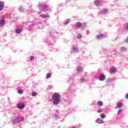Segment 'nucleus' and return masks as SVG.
Segmentation results:
<instances>
[{
  "mask_svg": "<svg viewBox=\"0 0 128 128\" xmlns=\"http://www.w3.org/2000/svg\"><path fill=\"white\" fill-rule=\"evenodd\" d=\"M68 24V22H66V24Z\"/></svg>",
  "mask_w": 128,
  "mask_h": 128,
  "instance_id": "nucleus-30",
  "label": "nucleus"
},
{
  "mask_svg": "<svg viewBox=\"0 0 128 128\" xmlns=\"http://www.w3.org/2000/svg\"><path fill=\"white\" fill-rule=\"evenodd\" d=\"M52 76V73H48L46 76V78H50Z\"/></svg>",
  "mask_w": 128,
  "mask_h": 128,
  "instance_id": "nucleus-15",
  "label": "nucleus"
},
{
  "mask_svg": "<svg viewBox=\"0 0 128 128\" xmlns=\"http://www.w3.org/2000/svg\"><path fill=\"white\" fill-rule=\"evenodd\" d=\"M118 108H120L122 107V102H118L117 103Z\"/></svg>",
  "mask_w": 128,
  "mask_h": 128,
  "instance_id": "nucleus-8",
  "label": "nucleus"
},
{
  "mask_svg": "<svg viewBox=\"0 0 128 128\" xmlns=\"http://www.w3.org/2000/svg\"><path fill=\"white\" fill-rule=\"evenodd\" d=\"M111 72H116V68L113 67L111 68Z\"/></svg>",
  "mask_w": 128,
  "mask_h": 128,
  "instance_id": "nucleus-13",
  "label": "nucleus"
},
{
  "mask_svg": "<svg viewBox=\"0 0 128 128\" xmlns=\"http://www.w3.org/2000/svg\"><path fill=\"white\" fill-rule=\"evenodd\" d=\"M102 101H98V106H102Z\"/></svg>",
  "mask_w": 128,
  "mask_h": 128,
  "instance_id": "nucleus-9",
  "label": "nucleus"
},
{
  "mask_svg": "<svg viewBox=\"0 0 128 128\" xmlns=\"http://www.w3.org/2000/svg\"><path fill=\"white\" fill-rule=\"evenodd\" d=\"M122 112V109H120L118 111V114H120Z\"/></svg>",
  "mask_w": 128,
  "mask_h": 128,
  "instance_id": "nucleus-21",
  "label": "nucleus"
},
{
  "mask_svg": "<svg viewBox=\"0 0 128 128\" xmlns=\"http://www.w3.org/2000/svg\"><path fill=\"white\" fill-rule=\"evenodd\" d=\"M102 35H98L97 36V38L100 39V38H102Z\"/></svg>",
  "mask_w": 128,
  "mask_h": 128,
  "instance_id": "nucleus-23",
  "label": "nucleus"
},
{
  "mask_svg": "<svg viewBox=\"0 0 128 128\" xmlns=\"http://www.w3.org/2000/svg\"><path fill=\"white\" fill-rule=\"evenodd\" d=\"M22 92H24V90H18V94H22Z\"/></svg>",
  "mask_w": 128,
  "mask_h": 128,
  "instance_id": "nucleus-18",
  "label": "nucleus"
},
{
  "mask_svg": "<svg viewBox=\"0 0 128 128\" xmlns=\"http://www.w3.org/2000/svg\"><path fill=\"white\" fill-rule=\"evenodd\" d=\"M54 104H58L60 102V93L56 92L52 96Z\"/></svg>",
  "mask_w": 128,
  "mask_h": 128,
  "instance_id": "nucleus-1",
  "label": "nucleus"
},
{
  "mask_svg": "<svg viewBox=\"0 0 128 128\" xmlns=\"http://www.w3.org/2000/svg\"><path fill=\"white\" fill-rule=\"evenodd\" d=\"M97 124H104V121H102V120L100 118H98L97 119V121H96Z\"/></svg>",
  "mask_w": 128,
  "mask_h": 128,
  "instance_id": "nucleus-6",
  "label": "nucleus"
},
{
  "mask_svg": "<svg viewBox=\"0 0 128 128\" xmlns=\"http://www.w3.org/2000/svg\"><path fill=\"white\" fill-rule=\"evenodd\" d=\"M95 4L96 6H98V4H100V2L99 0H95Z\"/></svg>",
  "mask_w": 128,
  "mask_h": 128,
  "instance_id": "nucleus-11",
  "label": "nucleus"
},
{
  "mask_svg": "<svg viewBox=\"0 0 128 128\" xmlns=\"http://www.w3.org/2000/svg\"><path fill=\"white\" fill-rule=\"evenodd\" d=\"M72 50V52H78V49L76 47H73Z\"/></svg>",
  "mask_w": 128,
  "mask_h": 128,
  "instance_id": "nucleus-10",
  "label": "nucleus"
},
{
  "mask_svg": "<svg viewBox=\"0 0 128 128\" xmlns=\"http://www.w3.org/2000/svg\"><path fill=\"white\" fill-rule=\"evenodd\" d=\"M4 4L2 2H0V12L4 10Z\"/></svg>",
  "mask_w": 128,
  "mask_h": 128,
  "instance_id": "nucleus-4",
  "label": "nucleus"
},
{
  "mask_svg": "<svg viewBox=\"0 0 128 128\" xmlns=\"http://www.w3.org/2000/svg\"><path fill=\"white\" fill-rule=\"evenodd\" d=\"M22 30L20 29H16V32L17 34H20L22 32Z\"/></svg>",
  "mask_w": 128,
  "mask_h": 128,
  "instance_id": "nucleus-14",
  "label": "nucleus"
},
{
  "mask_svg": "<svg viewBox=\"0 0 128 128\" xmlns=\"http://www.w3.org/2000/svg\"><path fill=\"white\" fill-rule=\"evenodd\" d=\"M32 96H36V92H33L32 94Z\"/></svg>",
  "mask_w": 128,
  "mask_h": 128,
  "instance_id": "nucleus-19",
  "label": "nucleus"
},
{
  "mask_svg": "<svg viewBox=\"0 0 128 128\" xmlns=\"http://www.w3.org/2000/svg\"><path fill=\"white\" fill-rule=\"evenodd\" d=\"M4 20V17H2V20H0V28H2V22Z\"/></svg>",
  "mask_w": 128,
  "mask_h": 128,
  "instance_id": "nucleus-7",
  "label": "nucleus"
},
{
  "mask_svg": "<svg viewBox=\"0 0 128 128\" xmlns=\"http://www.w3.org/2000/svg\"><path fill=\"white\" fill-rule=\"evenodd\" d=\"M42 10H48V6L46 4L42 5Z\"/></svg>",
  "mask_w": 128,
  "mask_h": 128,
  "instance_id": "nucleus-3",
  "label": "nucleus"
},
{
  "mask_svg": "<svg viewBox=\"0 0 128 128\" xmlns=\"http://www.w3.org/2000/svg\"><path fill=\"white\" fill-rule=\"evenodd\" d=\"M110 82V80L108 79L107 81V82Z\"/></svg>",
  "mask_w": 128,
  "mask_h": 128,
  "instance_id": "nucleus-29",
  "label": "nucleus"
},
{
  "mask_svg": "<svg viewBox=\"0 0 128 128\" xmlns=\"http://www.w3.org/2000/svg\"><path fill=\"white\" fill-rule=\"evenodd\" d=\"M82 38V35L80 34L78 35V38Z\"/></svg>",
  "mask_w": 128,
  "mask_h": 128,
  "instance_id": "nucleus-25",
  "label": "nucleus"
},
{
  "mask_svg": "<svg viewBox=\"0 0 128 128\" xmlns=\"http://www.w3.org/2000/svg\"><path fill=\"white\" fill-rule=\"evenodd\" d=\"M82 23H80V22H78L77 23V26H78V28H82Z\"/></svg>",
  "mask_w": 128,
  "mask_h": 128,
  "instance_id": "nucleus-16",
  "label": "nucleus"
},
{
  "mask_svg": "<svg viewBox=\"0 0 128 128\" xmlns=\"http://www.w3.org/2000/svg\"><path fill=\"white\" fill-rule=\"evenodd\" d=\"M101 118H106V115L104 114L100 115Z\"/></svg>",
  "mask_w": 128,
  "mask_h": 128,
  "instance_id": "nucleus-17",
  "label": "nucleus"
},
{
  "mask_svg": "<svg viewBox=\"0 0 128 128\" xmlns=\"http://www.w3.org/2000/svg\"><path fill=\"white\" fill-rule=\"evenodd\" d=\"M97 112L99 113L102 112V110L101 108H99L97 110Z\"/></svg>",
  "mask_w": 128,
  "mask_h": 128,
  "instance_id": "nucleus-20",
  "label": "nucleus"
},
{
  "mask_svg": "<svg viewBox=\"0 0 128 128\" xmlns=\"http://www.w3.org/2000/svg\"><path fill=\"white\" fill-rule=\"evenodd\" d=\"M20 120L21 122H24V118H22Z\"/></svg>",
  "mask_w": 128,
  "mask_h": 128,
  "instance_id": "nucleus-26",
  "label": "nucleus"
},
{
  "mask_svg": "<svg viewBox=\"0 0 128 128\" xmlns=\"http://www.w3.org/2000/svg\"><path fill=\"white\" fill-rule=\"evenodd\" d=\"M126 28L127 30H128V24L126 25Z\"/></svg>",
  "mask_w": 128,
  "mask_h": 128,
  "instance_id": "nucleus-28",
  "label": "nucleus"
},
{
  "mask_svg": "<svg viewBox=\"0 0 128 128\" xmlns=\"http://www.w3.org/2000/svg\"><path fill=\"white\" fill-rule=\"evenodd\" d=\"M34 56H31L30 57V60H34Z\"/></svg>",
  "mask_w": 128,
  "mask_h": 128,
  "instance_id": "nucleus-22",
  "label": "nucleus"
},
{
  "mask_svg": "<svg viewBox=\"0 0 128 128\" xmlns=\"http://www.w3.org/2000/svg\"><path fill=\"white\" fill-rule=\"evenodd\" d=\"M104 78H105V77L104 74H101L99 77L100 80H102V81L104 80Z\"/></svg>",
  "mask_w": 128,
  "mask_h": 128,
  "instance_id": "nucleus-5",
  "label": "nucleus"
},
{
  "mask_svg": "<svg viewBox=\"0 0 128 128\" xmlns=\"http://www.w3.org/2000/svg\"><path fill=\"white\" fill-rule=\"evenodd\" d=\"M18 108H19V110H22V108H24V104H22V103L19 104L18 105Z\"/></svg>",
  "mask_w": 128,
  "mask_h": 128,
  "instance_id": "nucleus-2",
  "label": "nucleus"
},
{
  "mask_svg": "<svg viewBox=\"0 0 128 128\" xmlns=\"http://www.w3.org/2000/svg\"><path fill=\"white\" fill-rule=\"evenodd\" d=\"M126 98H128V94H126Z\"/></svg>",
  "mask_w": 128,
  "mask_h": 128,
  "instance_id": "nucleus-27",
  "label": "nucleus"
},
{
  "mask_svg": "<svg viewBox=\"0 0 128 128\" xmlns=\"http://www.w3.org/2000/svg\"><path fill=\"white\" fill-rule=\"evenodd\" d=\"M76 70L78 72H82V67H78L77 68Z\"/></svg>",
  "mask_w": 128,
  "mask_h": 128,
  "instance_id": "nucleus-12",
  "label": "nucleus"
},
{
  "mask_svg": "<svg viewBox=\"0 0 128 128\" xmlns=\"http://www.w3.org/2000/svg\"><path fill=\"white\" fill-rule=\"evenodd\" d=\"M80 82H84V78L80 79Z\"/></svg>",
  "mask_w": 128,
  "mask_h": 128,
  "instance_id": "nucleus-24",
  "label": "nucleus"
}]
</instances>
